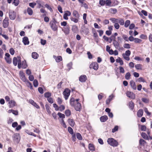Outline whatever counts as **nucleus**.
<instances>
[{
	"mask_svg": "<svg viewBox=\"0 0 152 152\" xmlns=\"http://www.w3.org/2000/svg\"><path fill=\"white\" fill-rule=\"evenodd\" d=\"M105 4L107 6L111 7L113 6L111 5L112 2L111 0H105Z\"/></svg>",
	"mask_w": 152,
	"mask_h": 152,
	"instance_id": "nucleus-23",
	"label": "nucleus"
},
{
	"mask_svg": "<svg viewBox=\"0 0 152 152\" xmlns=\"http://www.w3.org/2000/svg\"><path fill=\"white\" fill-rule=\"evenodd\" d=\"M79 99H75L73 97H71L70 101V104L71 107H74L77 111H80L81 108L80 103L79 102Z\"/></svg>",
	"mask_w": 152,
	"mask_h": 152,
	"instance_id": "nucleus-1",
	"label": "nucleus"
},
{
	"mask_svg": "<svg viewBox=\"0 0 152 152\" xmlns=\"http://www.w3.org/2000/svg\"><path fill=\"white\" fill-rule=\"evenodd\" d=\"M113 44L116 49H119L120 48V45L118 42L115 39L113 40Z\"/></svg>",
	"mask_w": 152,
	"mask_h": 152,
	"instance_id": "nucleus-13",
	"label": "nucleus"
},
{
	"mask_svg": "<svg viewBox=\"0 0 152 152\" xmlns=\"http://www.w3.org/2000/svg\"><path fill=\"white\" fill-rule=\"evenodd\" d=\"M72 15L75 18H79L80 15L77 11L75 10H74L72 13Z\"/></svg>",
	"mask_w": 152,
	"mask_h": 152,
	"instance_id": "nucleus-18",
	"label": "nucleus"
},
{
	"mask_svg": "<svg viewBox=\"0 0 152 152\" xmlns=\"http://www.w3.org/2000/svg\"><path fill=\"white\" fill-rule=\"evenodd\" d=\"M38 56L39 55L36 52H33L32 53V57L34 59H36L37 58Z\"/></svg>",
	"mask_w": 152,
	"mask_h": 152,
	"instance_id": "nucleus-24",
	"label": "nucleus"
},
{
	"mask_svg": "<svg viewBox=\"0 0 152 152\" xmlns=\"http://www.w3.org/2000/svg\"><path fill=\"white\" fill-rule=\"evenodd\" d=\"M141 136L145 139L147 140H149L148 136L145 133L142 132L141 134Z\"/></svg>",
	"mask_w": 152,
	"mask_h": 152,
	"instance_id": "nucleus-28",
	"label": "nucleus"
},
{
	"mask_svg": "<svg viewBox=\"0 0 152 152\" xmlns=\"http://www.w3.org/2000/svg\"><path fill=\"white\" fill-rule=\"evenodd\" d=\"M145 143L146 142L144 140L142 139H140L139 140V143L141 145H144Z\"/></svg>",
	"mask_w": 152,
	"mask_h": 152,
	"instance_id": "nucleus-42",
	"label": "nucleus"
},
{
	"mask_svg": "<svg viewBox=\"0 0 152 152\" xmlns=\"http://www.w3.org/2000/svg\"><path fill=\"white\" fill-rule=\"evenodd\" d=\"M12 138L15 142L18 143L20 140V137L19 134L15 133L13 135Z\"/></svg>",
	"mask_w": 152,
	"mask_h": 152,
	"instance_id": "nucleus-4",
	"label": "nucleus"
},
{
	"mask_svg": "<svg viewBox=\"0 0 152 152\" xmlns=\"http://www.w3.org/2000/svg\"><path fill=\"white\" fill-rule=\"evenodd\" d=\"M116 61L117 63H119L121 65H122L123 64V60L121 59L120 57H118V58L116 60Z\"/></svg>",
	"mask_w": 152,
	"mask_h": 152,
	"instance_id": "nucleus-27",
	"label": "nucleus"
},
{
	"mask_svg": "<svg viewBox=\"0 0 152 152\" xmlns=\"http://www.w3.org/2000/svg\"><path fill=\"white\" fill-rule=\"evenodd\" d=\"M122 56L124 58L126 61H129L130 59L129 56H127L126 55H124V53L122 54Z\"/></svg>",
	"mask_w": 152,
	"mask_h": 152,
	"instance_id": "nucleus-57",
	"label": "nucleus"
},
{
	"mask_svg": "<svg viewBox=\"0 0 152 152\" xmlns=\"http://www.w3.org/2000/svg\"><path fill=\"white\" fill-rule=\"evenodd\" d=\"M71 15V12L69 11H66L63 16L64 18L66 20H67L68 19V16H70Z\"/></svg>",
	"mask_w": 152,
	"mask_h": 152,
	"instance_id": "nucleus-11",
	"label": "nucleus"
},
{
	"mask_svg": "<svg viewBox=\"0 0 152 152\" xmlns=\"http://www.w3.org/2000/svg\"><path fill=\"white\" fill-rule=\"evenodd\" d=\"M79 80L81 82H84L86 81L87 80V77L86 75H81L79 77Z\"/></svg>",
	"mask_w": 152,
	"mask_h": 152,
	"instance_id": "nucleus-14",
	"label": "nucleus"
},
{
	"mask_svg": "<svg viewBox=\"0 0 152 152\" xmlns=\"http://www.w3.org/2000/svg\"><path fill=\"white\" fill-rule=\"evenodd\" d=\"M65 109V107L63 105H61L58 107V110L60 111H62L64 110Z\"/></svg>",
	"mask_w": 152,
	"mask_h": 152,
	"instance_id": "nucleus-47",
	"label": "nucleus"
},
{
	"mask_svg": "<svg viewBox=\"0 0 152 152\" xmlns=\"http://www.w3.org/2000/svg\"><path fill=\"white\" fill-rule=\"evenodd\" d=\"M119 70H120V72L121 73H124L125 72V70L124 68L121 66H120L119 67Z\"/></svg>",
	"mask_w": 152,
	"mask_h": 152,
	"instance_id": "nucleus-64",
	"label": "nucleus"
},
{
	"mask_svg": "<svg viewBox=\"0 0 152 152\" xmlns=\"http://www.w3.org/2000/svg\"><path fill=\"white\" fill-rule=\"evenodd\" d=\"M45 107L46 108V109L47 112L49 114H50L51 113V112L50 110V107L48 105L46 104L45 105Z\"/></svg>",
	"mask_w": 152,
	"mask_h": 152,
	"instance_id": "nucleus-46",
	"label": "nucleus"
},
{
	"mask_svg": "<svg viewBox=\"0 0 152 152\" xmlns=\"http://www.w3.org/2000/svg\"><path fill=\"white\" fill-rule=\"evenodd\" d=\"M27 12L28 14L30 15H31L33 14V10L30 7L28 8L27 9Z\"/></svg>",
	"mask_w": 152,
	"mask_h": 152,
	"instance_id": "nucleus-29",
	"label": "nucleus"
},
{
	"mask_svg": "<svg viewBox=\"0 0 152 152\" xmlns=\"http://www.w3.org/2000/svg\"><path fill=\"white\" fill-rule=\"evenodd\" d=\"M58 23L55 19L51 20L50 23V25L52 30L56 31L58 29Z\"/></svg>",
	"mask_w": 152,
	"mask_h": 152,
	"instance_id": "nucleus-2",
	"label": "nucleus"
},
{
	"mask_svg": "<svg viewBox=\"0 0 152 152\" xmlns=\"http://www.w3.org/2000/svg\"><path fill=\"white\" fill-rule=\"evenodd\" d=\"M135 66L137 69L141 70L142 69V66L140 64H137L135 65Z\"/></svg>",
	"mask_w": 152,
	"mask_h": 152,
	"instance_id": "nucleus-25",
	"label": "nucleus"
},
{
	"mask_svg": "<svg viewBox=\"0 0 152 152\" xmlns=\"http://www.w3.org/2000/svg\"><path fill=\"white\" fill-rule=\"evenodd\" d=\"M18 62V60L17 58L14 57L13 60V63L14 65L15 66L17 65Z\"/></svg>",
	"mask_w": 152,
	"mask_h": 152,
	"instance_id": "nucleus-34",
	"label": "nucleus"
},
{
	"mask_svg": "<svg viewBox=\"0 0 152 152\" xmlns=\"http://www.w3.org/2000/svg\"><path fill=\"white\" fill-rule=\"evenodd\" d=\"M76 136L77 138L79 140H81L82 139V137L80 134L79 133H77L76 134Z\"/></svg>",
	"mask_w": 152,
	"mask_h": 152,
	"instance_id": "nucleus-52",
	"label": "nucleus"
},
{
	"mask_svg": "<svg viewBox=\"0 0 152 152\" xmlns=\"http://www.w3.org/2000/svg\"><path fill=\"white\" fill-rule=\"evenodd\" d=\"M53 58L55 59L56 62L58 63L62 61V58L61 56H58L53 55Z\"/></svg>",
	"mask_w": 152,
	"mask_h": 152,
	"instance_id": "nucleus-12",
	"label": "nucleus"
},
{
	"mask_svg": "<svg viewBox=\"0 0 152 152\" xmlns=\"http://www.w3.org/2000/svg\"><path fill=\"white\" fill-rule=\"evenodd\" d=\"M5 59L7 63L10 64L11 63L12 60L10 57L5 58Z\"/></svg>",
	"mask_w": 152,
	"mask_h": 152,
	"instance_id": "nucleus-54",
	"label": "nucleus"
},
{
	"mask_svg": "<svg viewBox=\"0 0 152 152\" xmlns=\"http://www.w3.org/2000/svg\"><path fill=\"white\" fill-rule=\"evenodd\" d=\"M107 142L109 145L113 147L117 146L118 145L117 141L113 138H109Z\"/></svg>",
	"mask_w": 152,
	"mask_h": 152,
	"instance_id": "nucleus-3",
	"label": "nucleus"
},
{
	"mask_svg": "<svg viewBox=\"0 0 152 152\" xmlns=\"http://www.w3.org/2000/svg\"><path fill=\"white\" fill-rule=\"evenodd\" d=\"M29 6L32 8H34L36 5V3L35 2L30 3L29 4Z\"/></svg>",
	"mask_w": 152,
	"mask_h": 152,
	"instance_id": "nucleus-59",
	"label": "nucleus"
},
{
	"mask_svg": "<svg viewBox=\"0 0 152 152\" xmlns=\"http://www.w3.org/2000/svg\"><path fill=\"white\" fill-rule=\"evenodd\" d=\"M134 41L136 43H140L142 42V40L138 38H135Z\"/></svg>",
	"mask_w": 152,
	"mask_h": 152,
	"instance_id": "nucleus-40",
	"label": "nucleus"
},
{
	"mask_svg": "<svg viewBox=\"0 0 152 152\" xmlns=\"http://www.w3.org/2000/svg\"><path fill=\"white\" fill-rule=\"evenodd\" d=\"M126 94L127 96L130 98L132 99H134L135 98V96L134 94L132 92L127 91L126 93Z\"/></svg>",
	"mask_w": 152,
	"mask_h": 152,
	"instance_id": "nucleus-10",
	"label": "nucleus"
},
{
	"mask_svg": "<svg viewBox=\"0 0 152 152\" xmlns=\"http://www.w3.org/2000/svg\"><path fill=\"white\" fill-rule=\"evenodd\" d=\"M10 107H13L15 106L16 103L14 100H11L9 101V102Z\"/></svg>",
	"mask_w": 152,
	"mask_h": 152,
	"instance_id": "nucleus-21",
	"label": "nucleus"
},
{
	"mask_svg": "<svg viewBox=\"0 0 152 152\" xmlns=\"http://www.w3.org/2000/svg\"><path fill=\"white\" fill-rule=\"evenodd\" d=\"M99 4L102 6H103L105 4V0H100L99 1Z\"/></svg>",
	"mask_w": 152,
	"mask_h": 152,
	"instance_id": "nucleus-53",
	"label": "nucleus"
},
{
	"mask_svg": "<svg viewBox=\"0 0 152 152\" xmlns=\"http://www.w3.org/2000/svg\"><path fill=\"white\" fill-rule=\"evenodd\" d=\"M122 38L124 40L126 41H128V36L126 34H123L122 36Z\"/></svg>",
	"mask_w": 152,
	"mask_h": 152,
	"instance_id": "nucleus-61",
	"label": "nucleus"
},
{
	"mask_svg": "<svg viewBox=\"0 0 152 152\" xmlns=\"http://www.w3.org/2000/svg\"><path fill=\"white\" fill-rule=\"evenodd\" d=\"M51 96V93L47 92L44 94V96L45 97L47 98V99L50 97Z\"/></svg>",
	"mask_w": 152,
	"mask_h": 152,
	"instance_id": "nucleus-44",
	"label": "nucleus"
},
{
	"mask_svg": "<svg viewBox=\"0 0 152 152\" xmlns=\"http://www.w3.org/2000/svg\"><path fill=\"white\" fill-rule=\"evenodd\" d=\"M108 119V117L107 115H103L100 118V120L101 122H104L106 121Z\"/></svg>",
	"mask_w": 152,
	"mask_h": 152,
	"instance_id": "nucleus-17",
	"label": "nucleus"
},
{
	"mask_svg": "<svg viewBox=\"0 0 152 152\" xmlns=\"http://www.w3.org/2000/svg\"><path fill=\"white\" fill-rule=\"evenodd\" d=\"M9 19L8 18H5L3 22V26L4 28H6L9 25Z\"/></svg>",
	"mask_w": 152,
	"mask_h": 152,
	"instance_id": "nucleus-8",
	"label": "nucleus"
},
{
	"mask_svg": "<svg viewBox=\"0 0 152 152\" xmlns=\"http://www.w3.org/2000/svg\"><path fill=\"white\" fill-rule=\"evenodd\" d=\"M129 108L131 110H133L134 108V104L133 102L132 101H130L129 103Z\"/></svg>",
	"mask_w": 152,
	"mask_h": 152,
	"instance_id": "nucleus-26",
	"label": "nucleus"
},
{
	"mask_svg": "<svg viewBox=\"0 0 152 152\" xmlns=\"http://www.w3.org/2000/svg\"><path fill=\"white\" fill-rule=\"evenodd\" d=\"M143 110L141 109H140L137 112V115L138 117H141L143 114Z\"/></svg>",
	"mask_w": 152,
	"mask_h": 152,
	"instance_id": "nucleus-19",
	"label": "nucleus"
},
{
	"mask_svg": "<svg viewBox=\"0 0 152 152\" xmlns=\"http://www.w3.org/2000/svg\"><path fill=\"white\" fill-rule=\"evenodd\" d=\"M26 132L28 134L31 135H32L35 137L36 136V135L32 132H31L28 130H26Z\"/></svg>",
	"mask_w": 152,
	"mask_h": 152,
	"instance_id": "nucleus-35",
	"label": "nucleus"
},
{
	"mask_svg": "<svg viewBox=\"0 0 152 152\" xmlns=\"http://www.w3.org/2000/svg\"><path fill=\"white\" fill-rule=\"evenodd\" d=\"M68 130L69 132L71 134H73V129L70 127H68Z\"/></svg>",
	"mask_w": 152,
	"mask_h": 152,
	"instance_id": "nucleus-58",
	"label": "nucleus"
},
{
	"mask_svg": "<svg viewBox=\"0 0 152 152\" xmlns=\"http://www.w3.org/2000/svg\"><path fill=\"white\" fill-rule=\"evenodd\" d=\"M130 22L129 20H126L124 26L126 28L130 24Z\"/></svg>",
	"mask_w": 152,
	"mask_h": 152,
	"instance_id": "nucleus-50",
	"label": "nucleus"
},
{
	"mask_svg": "<svg viewBox=\"0 0 152 152\" xmlns=\"http://www.w3.org/2000/svg\"><path fill=\"white\" fill-rule=\"evenodd\" d=\"M65 113L66 116H69L71 115V112L69 110H66L65 112Z\"/></svg>",
	"mask_w": 152,
	"mask_h": 152,
	"instance_id": "nucleus-33",
	"label": "nucleus"
},
{
	"mask_svg": "<svg viewBox=\"0 0 152 152\" xmlns=\"http://www.w3.org/2000/svg\"><path fill=\"white\" fill-rule=\"evenodd\" d=\"M118 19H116L113 18H111L110 19V20L112 21V22L115 24L118 23Z\"/></svg>",
	"mask_w": 152,
	"mask_h": 152,
	"instance_id": "nucleus-39",
	"label": "nucleus"
},
{
	"mask_svg": "<svg viewBox=\"0 0 152 152\" xmlns=\"http://www.w3.org/2000/svg\"><path fill=\"white\" fill-rule=\"evenodd\" d=\"M146 127L145 125H141L140 126V129L142 131H146Z\"/></svg>",
	"mask_w": 152,
	"mask_h": 152,
	"instance_id": "nucleus-60",
	"label": "nucleus"
},
{
	"mask_svg": "<svg viewBox=\"0 0 152 152\" xmlns=\"http://www.w3.org/2000/svg\"><path fill=\"white\" fill-rule=\"evenodd\" d=\"M38 82L36 80H34L33 81V85L35 87H36L38 86Z\"/></svg>",
	"mask_w": 152,
	"mask_h": 152,
	"instance_id": "nucleus-55",
	"label": "nucleus"
},
{
	"mask_svg": "<svg viewBox=\"0 0 152 152\" xmlns=\"http://www.w3.org/2000/svg\"><path fill=\"white\" fill-rule=\"evenodd\" d=\"M19 74L21 79L24 82L27 81V80L25 77L24 73L23 71H20L19 72Z\"/></svg>",
	"mask_w": 152,
	"mask_h": 152,
	"instance_id": "nucleus-9",
	"label": "nucleus"
},
{
	"mask_svg": "<svg viewBox=\"0 0 152 152\" xmlns=\"http://www.w3.org/2000/svg\"><path fill=\"white\" fill-rule=\"evenodd\" d=\"M70 90L67 88L65 89L63 92V94L66 100L68 98V97L70 95Z\"/></svg>",
	"mask_w": 152,
	"mask_h": 152,
	"instance_id": "nucleus-6",
	"label": "nucleus"
},
{
	"mask_svg": "<svg viewBox=\"0 0 152 152\" xmlns=\"http://www.w3.org/2000/svg\"><path fill=\"white\" fill-rule=\"evenodd\" d=\"M72 29L74 32L75 33L77 31V27L76 26H72Z\"/></svg>",
	"mask_w": 152,
	"mask_h": 152,
	"instance_id": "nucleus-43",
	"label": "nucleus"
},
{
	"mask_svg": "<svg viewBox=\"0 0 152 152\" xmlns=\"http://www.w3.org/2000/svg\"><path fill=\"white\" fill-rule=\"evenodd\" d=\"M144 110L145 112L149 116L151 115V113L148 112V109L147 108L145 107L144 109Z\"/></svg>",
	"mask_w": 152,
	"mask_h": 152,
	"instance_id": "nucleus-62",
	"label": "nucleus"
},
{
	"mask_svg": "<svg viewBox=\"0 0 152 152\" xmlns=\"http://www.w3.org/2000/svg\"><path fill=\"white\" fill-rule=\"evenodd\" d=\"M68 122L69 125L72 127H73L74 126L75 123L73 119L71 118L68 119Z\"/></svg>",
	"mask_w": 152,
	"mask_h": 152,
	"instance_id": "nucleus-16",
	"label": "nucleus"
},
{
	"mask_svg": "<svg viewBox=\"0 0 152 152\" xmlns=\"http://www.w3.org/2000/svg\"><path fill=\"white\" fill-rule=\"evenodd\" d=\"M88 148L91 151H94V145L92 144H89Z\"/></svg>",
	"mask_w": 152,
	"mask_h": 152,
	"instance_id": "nucleus-41",
	"label": "nucleus"
},
{
	"mask_svg": "<svg viewBox=\"0 0 152 152\" xmlns=\"http://www.w3.org/2000/svg\"><path fill=\"white\" fill-rule=\"evenodd\" d=\"M118 23L121 25H123L124 24V20L122 18H119L118 20Z\"/></svg>",
	"mask_w": 152,
	"mask_h": 152,
	"instance_id": "nucleus-32",
	"label": "nucleus"
},
{
	"mask_svg": "<svg viewBox=\"0 0 152 152\" xmlns=\"http://www.w3.org/2000/svg\"><path fill=\"white\" fill-rule=\"evenodd\" d=\"M142 100L143 102L146 103L149 102V100L146 98H142Z\"/></svg>",
	"mask_w": 152,
	"mask_h": 152,
	"instance_id": "nucleus-63",
	"label": "nucleus"
},
{
	"mask_svg": "<svg viewBox=\"0 0 152 152\" xmlns=\"http://www.w3.org/2000/svg\"><path fill=\"white\" fill-rule=\"evenodd\" d=\"M18 68L20 69L21 67V65L22 63L20 57H18Z\"/></svg>",
	"mask_w": 152,
	"mask_h": 152,
	"instance_id": "nucleus-45",
	"label": "nucleus"
},
{
	"mask_svg": "<svg viewBox=\"0 0 152 152\" xmlns=\"http://www.w3.org/2000/svg\"><path fill=\"white\" fill-rule=\"evenodd\" d=\"M13 1L12 2V4H14L15 6H18L19 3V0H13Z\"/></svg>",
	"mask_w": 152,
	"mask_h": 152,
	"instance_id": "nucleus-48",
	"label": "nucleus"
},
{
	"mask_svg": "<svg viewBox=\"0 0 152 152\" xmlns=\"http://www.w3.org/2000/svg\"><path fill=\"white\" fill-rule=\"evenodd\" d=\"M22 41L24 45H28L29 44L28 39L26 37H24L23 38Z\"/></svg>",
	"mask_w": 152,
	"mask_h": 152,
	"instance_id": "nucleus-15",
	"label": "nucleus"
},
{
	"mask_svg": "<svg viewBox=\"0 0 152 152\" xmlns=\"http://www.w3.org/2000/svg\"><path fill=\"white\" fill-rule=\"evenodd\" d=\"M62 30L66 34H68L69 33V29L68 28H64L63 29H62Z\"/></svg>",
	"mask_w": 152,
	"mask_h": 152,
	"instance_id": "nucleus-38",
	"label": "nucleus"
},
{
	"mask_svg": "<svg viewBox=\"0 0 152 152\" xmlns=\"http://www.w3.org/2000/svg\"><path fill=\"white\" fill-rule=\"evenodd\" d=\"M137 81L139 82H142L143 83L146 82L145 80L142 77H140L139 78L137 79Z\"/></svg>",
	"mask_w": 152,
	"mask_h": 152,
	"instance_id": "nucleus-51",
	"label": "nucleus"
},
{
	"mask_svg": "<svg viewBox=\"0 0 152 152\" xmlns=\"http://www.w3.org/2000/svg\"><path fill=\"white\" fill-rule=\"evenodd\" d=\"M9 113H12L13 114L15 115H18V112L17 110H10L8 111Z\"/></svg>",
	"mask_w": 152,
	"mask_h": 152,
	"instance_id": "nucleus-22",
	"label": "nucleus"
},
{
	"mask_svg": "<svg viewBox=\"0 0 152 152\" xmlns=\"http://www.w3.org/2000/svg\"><path fill=\"white\" fill-rule=\"evenodd\" d=\"M27 65L26 64V61H23L21 65V67L23 69H25L26 68Z\"/></svg>",
	"mask_w": 152,
	"mask_h": 152,
	"instance_id": "nucleus-31",
	"label": "nucleus"
},
{
	"mask_svg": "<svg viewBox=\"0 0 152 152\" xmlns=\"http://www.w3.org/2000/svg\"><path fill=\"white\" fill-rule=\"evenodd\" d=\"M110 12L113 14H115L116 13L117 10L115 8H111L109 10Z\"/></svg>",
	"mask_w": 152,
	"mask_h": 152,
	"instance_id": "nucleus-36",
	"label": "nucleus"
},
{
	"mask_svg": "<svg viewBox=\"0 0 152 152\" xmlns=\"http://www.w3.org/2000/svg\"><path fill=\"white\" fill-rule=\"evenodd\" d=\"M79 18H77L71 17L70 18V20L74 22L75 23H77L78 21V19Z\"/></svg>",
	"mask_w": 152,
	"mask_h": 152,
	"instance_id": "nucleus-30",
	"label": "nucleus"
},
{
	"mask_svg": "<svg viewBox=\"0 0 152 152\" xmlns=\"http://www.w3.org/2000/svg\"><path fill=\"white\" fill-rule=\"evenodd\" d=\"M90 68H92L95 70H97L98 69L99 65L96 62L92 63L90 65Z\"/></svg>",
	"mask_w": 152,
	"mask_h": 152,
	"instance_id": "nucleus-7",
	"label": "nucleus"
},
{
	"mask_svg": "<svg viewBox=\"0 0 152 152\" xmlns=\"http://www.w3.org/2000/svg\"><path fill=\"white\" fill-rule=\"evenodd\" d=\"M57 115L59 116V118H62L63 119L65 118V115L59 112L58 113Z\"/></svg>",
	"mask_w": 152,
	"mask_h": 152,
	"instance_id": "nucleus-49",
	"label": "nucleus"
},
{
	"mask_svg": "<svg viewBox=\"0 0 152 152\" xmlns=\"http://www.w3.org/2000/svg\"><path fill=\"white\" fill-rule=\"evenodd\" d=\"M9 16L11 20H15L16 16V12L13 10H10L9 11Z\"/></svg>",
	"mask_w": 152,
	"mask_h": 152,
	"instance_id": "nucleus-5",
	"label": "nucleus"
},
{
	"mask_svg": "<svg viewBox=\"0 0 152 152\" xmlns=\"http://www.w3.org/2000/svg\"><path fill=\"white\" fill-rule=\"evenodd\" d=\"M130 73L129 72H128L125 75V78L127 80H129L130 78Z\"/></svg>",
	"mask_w": 152,
	"mask_h": 152,
	"instance_id": "nucleus-37",
	"label": "nucleus"
},
{
	"mask_svg": "<svg viewBox=\"0 0 152 152\" xmlns=\"http://www.w3.org/2000/svg\"><path fill=\"white\" fill-rule=\"evenodd\" d=\"M130 84L131 87L133 89L136 90V87L135 83L133 80H131L130 81Z\"/></svg>",
	"mask_w": 152,
	"mask_h": 152,
	"instance_id": "nucleus-20",
	"label": "nucleus"
},
{
	"mask_svg": "<svg viewBox=\"0 0 152 152\" xmlns=\"http://www.w3.org/2000/svg\"><path fill=\"white\" fill-rule=\"evenodd\" d=\"M124 47L125 48L129 49L130 48V45L128 43H125L124 44Z\"/></svg>",
	"mask_w": 152,
	"mask_h": 152,
	"instance_id": "nucleus-56",
	"label": "nucleus"
}]
</instances>
